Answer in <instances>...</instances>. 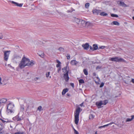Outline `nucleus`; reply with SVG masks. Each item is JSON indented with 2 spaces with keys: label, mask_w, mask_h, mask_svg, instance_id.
<instances>
[{
  "label": "nucleus",
  "mask_w": 134,
  "mask_h": 134,
  "mask_svg": "<svg viewBox=\"0 0 134 134\" xmlns=\"http://www.w3.org/2000/svg\"><path fill=\"white\" fill-rule=\"evenodd\" d=\"M35 64V62L32 60L30 61V59L26 57L24 55L18 66L21 69H23L26 66H28L30 67L33 66Z\"/></svg>",
  "instance_id": "nucleus-1"
},
{
  "label": "nucleus",
  "mask_w": 134,
  "mask_h": 134,
  "mask_svg": "<svg viewBox=\"0 0 134 134\" xmlns=\"http://www.w3.org/2000/svg\"><path fill=\"white\" fill-rule=\"evenodd\" d=\"M82 109H81L79 106L77 107L74 112V122L76 125L78 124L79 121V115Z\"/></svg>",
  "instance_id": "nucleus-2"
},
{
  "label": "nucleus",
  "mask_w": 134,
  "mask_h": 134,
  "mask_svg": "<svg viewBox=\"0 0 134 134\" xmlns=\"http://www.w3.org/2000/svg\"><path fill=\"white\" fill-rule=\"evenodd\" d=\"M109 60L111 61L115 62H125L126 61L124 59L118 57L111 58H110Z\"/></svg>",
  "instance_id": "nucleus-3"
},
{
  "label": "nucleus",
  "mask_w": 134,
  "mask_h": 134,
  "mask_svg": "<svg viewBox=\"0 0 134 134\" xmlns=\"http://www.w3.org/2000/svg\"><path fill=\"white\" fill-rule=\"evenodd\" d=\"M14 107V104L12 103H10L8 104L7 107V111L8 113L9 112L11 113L13 112V108Z\"/></svg>",
  "instance_id": "nucleus-4"
},
{
  "label": "nucleus",
  "mask_w": 134,
  "mask_h": 134,
  "mask_svg": "<svg viewBox=\"0 0 134 134\" xmlns=\"http://www.w3.org/2000/svg\"><path fill=\"white\" fill-rule=\"evenodd\" d=\"M10 52V51H5L3 52L4 53V60L7 61L8 60Z\"/></svg>",
  "instance_id": "nucleus-5"
},
{
  "label": "nucleus",
  "mask_w": 134,
  "mask_h": 134,
  "mask_svg": "<svg viewBox=\"0 0 134 134\" xmlns=\"http://www.w3.org/2000/svg\"><path fill=\"white\" fill-rule=\"evenodd\" d=\"M95 105L98 109L102 108L103 107V106H102L103 105V101L102 100L97 102L95 103Z\"/></svg>",
  "instance_id": "nucleus-6"
},
{
  "label": "nucleus",
  "mask_w": 134,
  "mask_h": 134,
  "mask_svg": "<svg viewBox=\"0 0 134 134\" xmlns=\"http://www.w3.org/2000/svg\"><path fill=\"white\" fill-rule=\"evenodd\" d=\"M56 62L58 63L56 65V66L57 68H58V69L57 70V72L58 73L59 72V71L61 70V62L58 60H56Z\"/></svg>",
  "instance_id": "nucleus-7"
},
{
  "label": "nucleus",
  "mask_w": 134,
  "mask_h": 134,
  "mask_svg": "<svg viewBox=\"0 0 134 134\" xmlns=\"http://www.w3.org/2000/svg\"><path fill=\"white\" fill-rule=\"evenodd\" d=\"M69 71H67L64 74V77L65 81L67 82L68 81L69 78L68 76Z\"/></svg>",
  "instance_id": "nucleus-8"
},
{
  "label": "nucleus",
  "mask_w": 134,
  "mask_h": 134,
  "mask_svg": "<svg viewBox=\"0 0 134 134\" xmlns=\"http://www.w3.org/2000/svg\"><path fill=\"white\" fill-rule=\"evenodd\" d=\"M11 2L12 3L14 4L15 6L20 7H21L23 4V3L19 4L14 1H11Z\"/></svg>",
  "instance_id": "nucleus-9"
},
{
  "label": "nucleus",
  "mask_w": 134,
  "mask_h": 134,
  "mask_svg": "<svg viewBox=\"0 0 134 134\" xmlns=\"http://www.w3.org/2000/svg\"><path fill=\"white\" fill-rule=\"evenodd\" d=\"M82 47L85 50H88L90 46L89 43H86L85 44L82 45Z\"/></svg>",
  "instance_id": "nucleus-10"
},
{
  "label": "nucleus",
  "mask_w": 134,
  "mask_h": 134,
  "mask_svg": "<svg viewBox=\"0 0 134 134\" xmlns=\"http://www.w3.org/2000/svg\"><path fill=\"white\" fill-rule=\"evenodd\" d=\"M7 100L5 98H2L0 99V106L3 105L7 102Z\"/></svg>",
  "instance_id": "nucleus-11"
},
{
  "label": "nucleus",
  "mask_w": 134,
  "mask_h": 134,
  "mask_svg": "<svg viewBox=\"0 0 134 134\" xmlns=\"http://www.w3.org/2000/svg\"><path fill=\"white\" fill-rule=\"evenodd\" d=\"M113 124H114L115 125H116V124L115 123H114V122H110V123L108 124H106V125H104L103 126H99V127H98V128L99 129H101V128H103V127H107L109 125H111Z\"/></svg>",
  "instance_id": "nucleus-12"
},
{
  "label": "nucleus",
  "mask_w": 134,
  "mask_h": 134,
  "mask_svg": "<svg viewBox=\"0 0 134 134\" xmlns=\"http://www.w3.org/2000/svg\"><path fill=\"white\" fill-rule=\"evenodd\" d=\"M101 11V10L95 9L92 10V12L93 14L97 15L100 13Z\"/></svg>",
  "instance_id": "nucleus-13"
},
{
  "label": "nucleus",
  "mask_w": 134,
  "mask_h": 134,
  "mask_svg": "<svg viewBox=\"0 0 134 134\" xmlns=\"http://www.w3.org/2000/svg\"><path fill=\"white\" fill-rule=\"evenodd\" d=\"M69 67L68 66V64L66 65V66L65 67L62 68V70H63V72H64V71H63L64 70L66 72L67 71H69Z\"/></svg>",
  "instance_id": "nucleus-14"
},
{
  "label": "nucleus",
  "mask_w": 134,
  "mask_h": 134,
  "mask_svg": "<svg viewBox=\"0 0 134 134\" xmlns=\"http://www.w3.org/2000/svg\"><path fill=\"white\" fill-rule=\"evenodd\" d=\"M4 128V125H3V124L2 123L0 122V132H1V131H4L3 130V129Z\"/></svg>",
  "instance_id": "nucleus-15"
},
{
  "label": "nucleus",
  "mask_w": 134,
  "mask_h": 134,
  "mask_svg": "<svg viewBox=\"0 0 134 134\" xmlns=\"http://www.w3.org/2000/svg\"><path fill=\"white\" fill-rule=\"evenodd\" d=\"M78 62L76 61V60H71L70 63L72 65H76Z\"/></svg>",
  "instance_id": "nucleus-16"
},
{
  "label": "nucleus",
  "mask_w": 134,
  "mask_h": 134,
  "mask_svg": "<svg viewBox=\"0 0 134 134\" xmlns=\"http://www.w3.org/2000/svg\"><path fill=\"white\" fill-rule=\"evenodd\" d=\"M119 4L120 5L124 7H127V5L125 4L124 2H122L121 1H120Z\"/></svg>",
  "instance_id": "nucleus-17"
},
{
  "label": "nucleus",
  "mask_w": 134,
  "mask_h": 134,
  "mask_svg": "<svg viewBox=\"0 0 134 134\" xmlns=\"http://www.w3.org/2000/svg\"><path fill=\"white\" fill-rule=\"evenodd\" d=\"M68 89L67 88H66L64 89L62 92V94L63 95H64L66 92H68Z\"/></svg>",
  "instance_id": "nucleus-18"
},
{
  "label": "nucleus",
  "mask_w": 134,
  "mask_h": 134,
  "mask_svg": "<svg viewBox=\"0 0 134 134\" xmlns=\"http://www.w3.org/2000/svg\"><path fill=\"white\" fill-rule=\"evenodd\" d=\"M99 15L101 16H105L107 15L108 14L105 12H100Z\"/></svg>",
  "instance_id": "nucleus-19"
},
{
  "label": "nucleus",
  "mask_w": 134,
  "mask_h": 134,
  "mask_svg": "<svg viewBox=\"0 0 134 134\" xmlns=\"http://www.w3.org/2000/svg\"><path fill=\"white\" fill-rule=\"evenodd\" d=\"M93 49L94 51L97 50L98 49V47L97 44H94L93 45Z\"/></svg>",
  "instance_id": "nucleus-20"
},
{
  "label": "nucleus",
  "mask_w": 134,
  "mask_h": 134,
  "mask_svg": "<svg viewBox=\"0 0 134 134\" xmlns=\"http://www.w3.org/2000/svg\"><path fill=\"white\" fill-rule=\"evenodd\" d=\"M112 24H113V25H116L119 26L120 25L119 23L116 21H113L112 23Z\"/></svg>",
  "instance_id": "nucleus-21"
},
{
  "label": "nucleus",
  "mask_w": 134,
  "mask_h": 134,
  "mask_svg": "<svg viewBox=\"0 0 134 134\" xmlns=\"http://www.w3.org/2000/svg\"><path fill=\"white\" fill-rule=\"evenodd\" d=\"M81 20L77 18H75V20L77 24H80V23Z\"/></svg>",
  "instance_id": "nucleus-22"
},
{
  "label": "nucleus",
  "mask_w": 134,
  "mask_h": 134,
  "mask_svg": "<svg viewBox=\"0 0 134 134\" xmlns=\"http://www.w3.org/2000/svg\"><path fill=\"white\" fill-rule=\"evenodd\" d=\"M86 23V22L85 20H81L80 24H81L83 25H85Z\"/></svg>",
  "instance_id": "nucleus-23"
},
{
  "label": "nucleus",
  "mask_w": 134,
  "mask_h": 134,
  "mask_svg": "<svg viewBox=\"0 0 134 134\" xmlns=\"http://www.w3.org/2000/svg\"><path fill=\"white\" fill-rule=\"evenodd\" d=\"M79 84L80 85L81 84L84 83L85 82L83 79H80L79 80Z\"/></svg>",
  "instance_id": "nucleus-24"
},
{
  "label": "nucleus",
  "mask_w": 134,
  "mask_h": 134,
  "mask_svg": "<svg viewBox=\"0 0 134 134\" xmlns=\"http://www.w3.org/2000/svg\"><path fill=\"white\" fill-rule=\"evenodd\" d=\"M92 25V24L89 22H86L85 25L87 26H91Z\"/></svg>",
  "instance_id": "nucleus-25"
},
{
  "label": "nucleus",
  "mask_w": 134,
  "mask_h": 134,
  "mask_svg": "<svg viewBox=\"0 0 134 134\" xmlns=\"http://www.w3.org/2000/svg\"><path fill=\"white\" fill-rule=\"evenodd\" d=\"M108 100L107 99L104 100L103 101V105H106L108 103Z\"/></svg>",
  "instance_id": "nucleus-26"
},
{
  "label": "nucleus",
  "mask_w": 134,
  "mask_h": 134,
  "mask_svg": "<svg viewBox=\"0 0 134 134\" xmlns=\"http://www.w3.org/2000/svg\"><path fill=\"white\" fill-rule=\"evenodd\" d=\"M19 114H18L16 116L13 117L12 119L14 121H17V120L18 119V118L19 117Z\"/></svg>",
  "instance_id": "nucleus-27"
},
{
  "label": "nucleus",
  "mask_w": 134,
  "mask_h": 134,
  "mask_svg": "<svg viewBox=\"0 0 134 134\" xmlns=\"http://www.w3.org/2000/svg\"><path fill=\"white\" fill-rule=\"evenodd\" d=\"M14 134H26L24 132L18 131L15 132Z\"/></svg>",
  "instance_id": "nucleus-28"
},
{
  "label": "nucleus",
  "mask_w": 134,
  "mask_h": 134,
  "mask_svg": "<svg viewBox=\"0 0 134 134\" xmlns=\"http://www.w3.org/2000/svg\"><path fill=\"white\" fill-rule=\"evenodd\" d=\"M83 72L84 74L86 75H87L88 74V71L86 69H84L83 70Z\"/></svg>",
  "instance_id": "nucleus-29"
},
{
  "label": "nucleus",
  "mask_w": 134,
  "mask_h": 134,
  "mask_svg": "<svg viewBox=\"0 0 134 134\" xmlns=\"http://www.w3.org/2000/svg\"><path fill=\"white\" fill-rule=\"evenodd\" d=\"M111 16L112 17L117 18L118 17V15L114 14H111Z\"/></svg>",
  "instance_id": "nucleus-30"
},
{
  "label": "nucleus",
  "mask_w": 134,
  "mask_h": 134,
  "mask_svg": "<svg viewBox=\"0 0 134 134\" xmlns=\"http://www.w3.org/2000/svg\"><path fill=\"white\" fill-rule=\"evenodd\" d=\"M20 58V57L19 55H15L14 57V58L15 59H19Z\"/></svg>",
  "instance_id": "nucleus-31"
},
{
  "label": "nucleus",
  "mask_w": 134,
  "mask_h": 134,
  "mask_svg": "<svg viewBox=\"0 0 134 134\" xmlns=\"http://www.w3.org/2000/svg\"><path fill=\"white\" fill-rule=\"evenodd\" d=\"M94 117V116L93 114H91L89 116V119H93Z\"/></svg>",
  "instance_id": "nucleus-32"
},
{
  "label": "nucleus",
  "mask_w": 134,
  "mask_h": 134,
  "mask_svg": "<svg viewBox=\"0 0 134 134\" xmlns=\"http://www.w3.org/2000/svg\"><path fill=\"white\" fill-rule=\"evenodd\" d=\"M20 109L21 111H23L24 109V105L23 104L20 105Z\"/></svg>",
  "instance_id": "nucleus-33"
},
{
  "label": "nucleus",
  "mask_w": 134,
  "mask_h": 134,
  "mask_svg": "<svg viewBox=\"0 0 134 134\" xmlns=\"http://www.w3.org/2000/svg\"><path fill=\"white\" fill-rule=\"evenodd\" d=\"M90 6V3H86L85 5V7L86 8H88Z\"/></svg>",
  "instance_id": "nucleus-34"
},
{
  "label": "nucleus",
  "mask_w": 134,
  "mask_h": 134,
  "mask_svg": "<svg viewBox=\"0 0 134 134\" xmlns=\"http://www.w3.org/2000/svg\"><path fill=\"white\" fill-rule=\"evenodd\" d=\"M58 50L60 51H63V52H64V48H63V47H59Z\"/></svg>",
  "instance_id": "nucleus-35"
},
{
  "label": "nucleus",
  "mask_w": 134,
  "mask_h": 134,
  "mask_svg": "<svg viewBox=\"0 0 134 134\" xmlns=\"http://www.w3.org/2000/svg\"><path fill=\"white\" fill-rule=\"evenodd\" d=\"M133 119L132 117H131V119H130V118H127L126 121V122L130 121H132V120Z\"/></svg>",
  "instance_id": "nucleus-36"
},
{
  "label": "nucleus",
  "mask_w": 134,
  "mask_h": 134,
  "mask_svg": "<svg viewBox=\"0 0 134 134\" xmlns=\"http://www.w3.org/2000/svg\"><path fill=\"white\" fill-rule=\"evenodd\" d=\"M1 120L2 121V122L4 124H6L9 121H5L2 119H1Z\"/></svg>",
  "instance_id": "nucleus-37"
},
{
  "label": "nucleus",
  "mask_w": 134,
  "mask_h": 134,
  "mask_svg": "<svg viewBox=\"0 0 134 134\" xmlns=\"http://www.w3.org/2000/svg\"><path fill=\"white\" fill-rule=\"evenodd\" d=\"M0 134H8V133L5 131H3L0 132Z\"/></svg>",
  "instance_id": "nucleus-38"
},
{
  "label": "nucleus",
  "mask_w": 134,
  "mask_h": 134,
  "mask_svg": "<svg viewBox=\"0 0 134 134\" xmlns=\"http://www.w3.org/2000/svg\"><path fill=\"white\" fill-rule=\"evenodd\" d=\"M39 53H40V52H39ZM38 54H39V56H40L42 58L44 56V53H43L41 54H39V53H38Z\"/></svg>",
  "instance_id": "nucleus-39"
},
{
  "label": "nucleus",
  "mask_w": 134,
  "mask_h": 134,
  "mask_svg": "<svg viewBox=\"0 0 134 134\" xmlns=\"http://www.w3.org/2000/svg\"><path fill=\"white\" fill-rule=\"evenodd\" d=\"M105 47V46H101L98 48V50L100 49H103Z\"/></svg>",
  "instance_id": "nucleus-40"
},
{
  "label": "nucleus",
  "mask_w": 134,
  "mask_h": 134,
  "mask_svg": "<svg viewBox=\"0 0 134 134\" xmlns=\"http://www.w3.org/2000/svg\"><path fill=\"white\" fill-rule=\"evenodd\" d=\"M3 119L4 120H5V121H9L8 122H12V121L11 120H9L8 119L3 118Z\"/></svg>",
  "instance_id": "nucleus-41"
},
{
  "label": "nucleus",
  "mask_w": 134,
  "mask_h": 134,
  "mask_svg": "<svg viewBox=\"0 0 134 134\" xmlns=\"http://www.w3.org/2000/svg\"><path fill=\"white\" fill-rule=\"evenodd\" d=\"M104 82H102L99 86V87L100 88L104 86Z\"/></svg>",
  "instance_id": "nucleus-42"
},
{
  "label": "nucleus",
  "mask_w": 134,
  "mask_h": 134,
  "mask_svg": "<svg viewBox=\"0 0 134 134\" xmlns=\"http://www.w3.org/2000/svg\"><path fill=\"white\" fill-rule=\"evenodd\" d=\"M42 107L41 106H39L37 108V110H38L39 111H41Z\"/></svg>",
  "instance_id": "nucleus-43"
},
{
  "label": "nucleus",
  "mask_w": 134,
  "mask_h": 134,
  "mask_svg": "<svg viewBox=\"0 0 134 134\" xmlns=\"http://www.w3.org/2000/svg\"><path fill=\"white\" fill-rule=\"evenodd\" d=\"M66 56L67 58V59L68 60L70 59V55L69 54H67V55H66Z\"/></svg>",
  "instance_id": "nucleus-44"
},
{
  "label": "nucleus",
  "mask_w": 134,
  "mask_h": 134,
  "mask_svg": "<svg viewBox=\"0 0 134 134\" xmlns=\"http://www.w3.org/2000/svg\"><path fill=\"white\" fill-rule=\"evenodd\" d=\"M50 72H48L46 73V76L47 77H48L50 75Z\"/></svg>",
  "instance_id": "nucleus-45"
},
{
  "label": "nucleus",
  "mask_w": 134,
  "mask_h": 134,
  "mask_svg": "<svg viewBox=\"0 0 134 134\" xmlns=\"http://www.w3.org/2000/svg\"><path fill=\"white\" fill-rule=\"evenodd\" d=\"M89 47L90 48V49L91 50V51H94V50L93 49V47H92L91 46H90Z\"/></svg>",
  "instance_id": "nucleus-46"
},
{
  "label": "nucleus",
  "mask_w": 134,
  "mask_h": 134,
  "mask_svg": "<svg viewBox=\"0 0 134 134\" xmlns=\"http://www.w3.org/2000/svg\"><path fill=\"white\" fill-rule=\"evenodd\" d=\"M119 94L118 95L116 96L115 97V98H116L119 96L121 95V93H120V92H119Z\"/></svg>",
  "instance_id": "nucleus-47"
},
{
  "label": "nucleus",
  "mask_w": 134,
  "mask_h": 134,
  "mask_svg": "<svg viewBox=\"0 0 134 134\" xmlns=\"http://www.w3.org/2000/svg\"><path fill=\"white\" fill-rule=\"evenodd\" d=\"M70 85L73 88H74V85L73 83H70Z\"/></svg>",
  "instance_id": "nucleus-48"
},
{
  "label": "nucleus",
  "mask_w": 134,
  "mask_h": 134,
  "mask_svg": "<svg viewBox=\"0 0 134 134\" xmlns=\"http://www.w3.org/2000/svg\"><path fill=\"white\" fill-rule=\"evenodd\" d=\"M102 67L99 66H97L96 68V69L97 70L98 69H101Z\"/></svg>",
  "instance_id": "nucleus-49"
},
{
  "label": "nucleus",
  "mask_w": 134,
  "mask_h": 134,
  "mask_svg": "<svg viewBox=\"0 0 134 134\" xmlns=\"http://www.w3.org/2000/svg\"><path fill=\"white\" fill-rule=\"evenodd\" d=\"M21 120L22 119L20 118H19V116L17 121H21Z\"/></svg>",
  "instance_id": "nucleus-50"
},
{
  "label": "nucleus",
  "mask_w": 134,
  "mask_h": 134,
  "mask_svg": "<svg viewBox=\"0 0 134 134\" xmlns=\"http://www.w3.org/2000/svg\"><path fill=\"white\" fill-rule=\"evenodd\" d=\"M74 132L75 134H79V133L76 130H75Z\"/></svg>",
  "instance_id": "nucleus-51"
},
{
  "label": "nucleus",
  "mask_w": 134,
  "mask_h": 134,
  "mask_svg": "<svg viewBox=\"0 0 134 134\" xmlns=\"http://www.w3.org/2000/svg\"><path fill=\"white\" fill-rule=\"evenodd\" d=\"M8 66L10 67V68H12L13 69H14V68L13 67H12L11 65H10V64H8Z\"/></svg>",
  "instance_id": "nucleus-52"
},
{
  "label": "nucleus",
  "mask_w": 134,
  "mask_h": 134,
  "mask_svg": "<svg viewBox=\"0 0 134 134\" xmlns=\"http://www.w3.org/2000/svg\"><path fill=\"white\" fill-rule=\"evenodd\" d=\"M84 102H83L79 105L81 107H84L83 105Z\"/></svg>",
  "instance_id": "nucleus-53"
},
{
  "label": "nucleus",
  "mask_w": 134,
  "mask_h": 134,
  "mask_svg": "<svg viewBox=\"0 0 134 134\" xmlns=\"http://www.w3.org/2000/svg\"><path fill=\"white\" fill-rule=\"evenodd\" d=\"M1 80L2 79L1 77H0V85H2V83L1 82Z\"/></svg>",
  "instance_id": "nucleus-54"
},
{
  "label": "nucleus",
  "mask_w": 134,
  "mask_h": 134,
  "mask_svg": "<svg viewBox=\"0 0 134 134\" xmlns=\"http://www.w3.org/2000/svg\"><path fill=\"white\" fill-rule=\"evenodd\" d=\"M93 75L94 76H96V73L95 72H93Z\"/></svg>",
  "instance_id": "nucleus-55"
},
{
  "label": "nucleus",
  "mask_w": 134,
  "mask_h": 134,
  "mask_svg": "<svg viewBox=\"0 0 134 134\" xmlns=\"http://www.w3.org/2000/svg\"><path fill=\"white\" fill-rule=\"evenodd\" d=\"M131 81L133 83H134V79H132V80H131Z\"/></svg>",
  "instance_id": "nucleus-56"
},
{
  "label": "nucleus",
  "mask_w": 134,
  "mask_h": 134,
  "mask_svg": "<svg viewBox=\"0 0 134 134\" xmlns=\"http://www.w3.org/2000/svg\"><path fill=\"white\" fill-rule=\"evenodd\" d=\"M39 78H38V77H36V78H35V80H36V81Z\"/></svg>",
  "instance_id": "nucleus-57"
},
{
  "label": "nucleus",
  "mask_w": 134,
  "mask_h": 134,
  "mask_svg": "<svg viewBox=\"0 0 134 134\" xmlns=\"http://www.w3.org/2000/svg\"><path fill=\"white\" fill-rule=\"evenodd\" d=\"M66 95L68 96H70V95L69 93H67Z\"/></svg>",
  "instance_id": "nucleus-58"
},
{
  "label": "nucleus",
  "mask_w": 134,
  "mask_h": 134,
  "mask_svg": "<svg viewBox=\"0 0 134 134\" xmlns=\"http://www.w3.org/2000/svg\"><path fill=\"white\" fill-rule=\"evenodd\" d=\"M72 11H71L70 10H68L67 11V12L68 13L69 12H71Z\"/></svg>",
  "instance_id": "nucleus-59"
},
{
  "label": "nucleus",
  "mask_w": 134,
  "mask_h": 134,
  "mask_svg": "<svg viewBox=\"0 0 134 134\" xmlns=\"http://www.w3.org/2000/svg\"><path fill=\"white\" fill-rule=\"evenodd\" d=\"M131 117L133 119L134 118V115H132L131 116Z\"/></svg>",
  "instance_id": "nucleus-60"
},
{
  "label": "nucleus",
  "mask_w": 134,
  "mask_h": 134,
  "mask_svg": "<svg viewBox=\"0 0 134 134\" xmlns=\"http://www.w3.org/2000/svg\"><path fill=\"white\" fill-rule=\"evenodd\" d=\"M96 78H97V79L98 80H100V79L98 77H96Z\"/></svg>",
  "instance_id": "nucleus-61"
},
{
  "label": "nucleus",
  "mask_w": 134,
  "mask_h": 134,
  "mask_svg": "<svg viewBox=\"0 0 134 134\" xmlns=\"http://www.w3.org/2000/svg\"><path fill=\"white\" fill-rule=\"evenodd\" d=\"M3 38V37L2 36H0V39H1Z\"/></svg>",
  "instance_id": "nucleus-62"
},
{
  "label": "nucleus",
  "mask_w": 134,
  "mask_h": 134,
  "mask_svg": "<svg viewBox=\"0 0 134 134\" xmlns=\"http://www.w3.org/2000/svg\"><path fill=\"white\" fill-rule=\"evenodd\" d=\"M73 130H74V131L75 130L74 128V127H73V126H72V127Z\"/></svg>",
  "instance_id": "nucleus-63"
},
{
  "label": "nucleus",
  "mask_w": 134,
  "mask_h": 134,
  "mask_svg": "<svg viewBox=\"0 0 134 134\" xmlns=\"http://www.w3.org/2000/svg\"><path fill=\"white\" fill-rule=\"evenodd\" d=\"M132 19L133 20H134V16H133L132 17Z\"/></svg>",
  "instance_id": "nucleus-64"
}]
</instances>
